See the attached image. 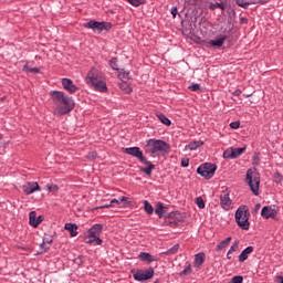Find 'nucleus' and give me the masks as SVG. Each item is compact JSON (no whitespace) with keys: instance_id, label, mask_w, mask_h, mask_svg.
<instances>
[{"instance_id":"nucleus-1","label":"nucleus","mask_w":283,"mask_h":283,"mask_svg":"<svg viewBox=\"0 0 283 283\" xmlns=\"http://www.w3.org/2000/svg\"><path fill=\"white\" fill-rule=\"evenodd\" d=\"M50 97L54 105L53 114L55 116H65L74 109V99L61 91H52Z\"/></svg>"},{"instance_id":"nucleus-2","label":"nucleus","mask_w":283,"mask_h":283,"mask_svg":"<svg viewBox=\"0 0 283 283\" xmlns=\"http://www.w3.org/2000/svg\"><path fill=\"white\" fill-rule=\"evenodd\" d=\"M86 83L91 87H94L97 92H105L107 90V84L103 77V73L97 69H92L86 76Z\"/></svg>"},{"instance_id":"nucleus-3","label":"nucleus","mask_w":283,"mask_h":283,"mask_svg":"<svg viewBox=\"0 0 283 283\" xmlns=\"http://www.w3.org/2000/svg\"><path fill=\"white\" fill-rule=\"evenodd\" d=\"M171 147L167 142L160 139H149L146 145V153L150 156H158V154H169Z\"/></svg>"},{"instance_id":"nucleus-4","label":"nucleus","mask_w":283,"mask_h":283,"mask_svg":"<svg viewBox=\"0 0 283 283\" xmlns=\"http://www.w3.org/2000/svg\"><path fill=\"white\" fill-rule=\"evenodd\" d=\"M245 182L254 196H260V174L255 169H248Z\"/></svg>"},{"instance_id":"nucleus-5","label":"nucleus","mask_w":283,"mask_h":283,"mask_svg":"<svg viewBox=\"0 0 283 283\" xmlns=\"http://www.w3.org/2000/svg\"><path fill=\"white\" fill-rule=\"evenodd\" d=\"M249 216H251V213L247 206L239 208L235 212V222L243 231H249L251 224L249 222Z\"/></svg>"},{"instance_id":"nucleus-6","label":"nucleus","mask_w":283,"mask_h":283,"mask_svg":"<svg viewBox=\"0 0 283 283\" xmlns=\"http://www.w3.org/2000/svg\"><path fill=\"white\" fill-rule=\"evenodd\" d=\"M133 277L137 282H147V280H151L154 277V268H149L147 270H133Z\"/></svg>"},{"instance_id":"nucleus-7","label":"nucleus","mask_w":283,"mask_h":283,"mask_svg":"<svg viewBox=\"0 0 283 283\" xmlns=\"http://www.w3.org/2000/svg\"><path fill=\"white\" fill-rule=\"evenodd\" d=\"M84 27L90 28L94 32H97L101 34L103 30H112V23L109 22H97L94 20H91L88 23H85Z\"/></svg>"},{"instance_id":"nucleus-8","label":"nucleus","mask_w":283,"mask_h":283,"mask_svg":"<svg viewBox=\"0 0 283 283\" xmlns=\"http://www.w3.org/2000/svg\"><path fill=\"white\" fill-rule=\"evenodd\" d=\"M216 165L213 164H209L206 163L203 166H200L197 169V174H199V176H202L203 178H213V175L216 174Z\"/></svg>"},{"instance_id":"nucleus-9","label":"nucleus","mask_w":283,"mask_h":283,"mask_svg":"<svg viewBox=\"0 0 283 283\" xmlns=\"http://www.w3.org/2000/svg\"><path fill=\"white\" fill-rule=\"evenodd\" d=\"M123 151L124 154H128V156H134V158H138V160H140V163H143L144 165H149V160L145 158L139 147L123 148Z\"/></svg>"},{"instance_id":"nucleus-10","label":"nucleus","mask_w":283,"mask_h":283,"mask_svg":"<svg viewBox=\"0 0 283 283\" xmlns=\"http://www.w3.org/2000/svg\"><path fill=\"white\" fill-rule=\"evenodd\" d=\"M220 205L226 211H229V209L233 207V201L231 200V197H229V189L221 192Z\"/></svg>"},{"instance_id":"nucleus-11","label":"nucleus","mask_w":283,"mask_h":283,"mask_svg":"<svg viewBox=\"0 0 283 283\" xmlns=\"http://www.w3.org/2000/svg\"><path fill=\"white\" fill-rule=\"evenodd\" d=\"M22 189L27 196H31V193H34L35 191H41V186H39V182L36 181H31L24 184Z\"/></svg>"},{"instance_id":"nucleus-12","label":"nucleus","mask_w":283,"mask_h":283,"mask_svg":"<svg viewBox=\"0 0 283 283\" xmlns=\"http://www.w3.org/2000/svg\"><path fill=\"white\" fill-rule=\"evenodd\" d=\"M84 242L86 244L101 245L103 244V240L96 235H91L90 232H86L84 235Z\"/></svg>"},{"instance_id":"nucleus-13","label":"nucleus","mask_w":283,"mask_h":283,"mask_svg":"<svg viewBox=\"0 0 283 283\" xmlns=\"http://www.w3.org/2000/svg\"><path fill=\"white\" fill-rule=\"evenodd\" d=\"M62 85L64 90L70 92V94H75V92L78 90L76 85H74V82L70 78H62Z\"/></svg>"},{"instance_id":"nucleus-14","label":"nucleus","mask_w":283,"mask_h":283,"mask_svg":"<svg viewBox=\"0 0 283 283\" xmlns=\"http://www.w3.org/2000/svg\"><path fill=\"white\" fill-rule=\"evenodd\" d=\"M64 229L70 232L72 238L78 235V226L76 223H65Z\"/></svg>"},{"instance_id":"nucleus-15","label":"nucleus","mask_w":283,"mask_h":283,"mask_svg":"<svg viewBox=\"0 0 283 283\" xmlns=\"http://www.w3.org/2000/svg\"><path fill=\"white\" fill-rule=\"evenodd\" d=\"M262 218H265V220H269V218H275V210L269 206L263 207L261 211Z\"/></svg>"},{"instance_id":"nucleus-16","label":"nucleus","mask_w":283,"mask_h":283,"mask_svg":"<svg viewBox=\"0 0 283 283\" xmlns=\"http://www.w3.org/2000/svg\"><path fill=\"white\" fill-rule=\"evenodd\" d=\"M103 224L101 223H96L94 224L88 231V235H95L96 238H98V235H101V233L103 232Z\"/></svg>"},{"instance_id":"nucleus-17","label":"nucleus","mask_w":283,"mask_h":283,"mask_svg":"<svg viewBox=\"0 0 283 283\" xmlns=\"http://www.w3.org/2000/svg\"><path fill=\"white\" fill-rule=\"evenodd\" d=\"M253 253V247L245 248L239 255V262H244L249 259V255Z\"/></svg>"},{"instance_id":"nucleus-18","label":"nucleus","mask_w":283,"mask_h":283,"mask_svg":"<svg viewBox=\"0 0 283 283\" xmlns=\"http://www.w3.org/2000/svg\"><path fill=\"white\" fill-rule=\"evenodd\" d=\"M155 213L158 216V218H163V216L167 213V207H165L163 202H158L155 207Z\"/></svg>"},{"instance_id":"nucleus-19","label":"nucleus","mask_w":283,"mask_h":283,"mask_svg":"<svg viewBox=\"0 0 283 283\" xmlns=\"http://www.w3.org/2000/svg\"><path fill=\"white\" fill-rule=\"evenodd\" d=\"M227 41V36L223 35L222 38H219L218 40H211L210 45L213 48H222L224 45V42Z\"/></svg>"},{"instance_id":"nucleus-20","label":"nucleus","mask_w":283,"mask_h":283,"mask_svg":"<svg viewBox=\"0 0 283 283\" xmlns=\"http://www.w3.org/2000/svg\"><path fill=\"white\" fill-rule=\"evenodd\" d=\"M139 258L143 260V262H156V258L147 252H142Z\"/></svg>"},{"instance_id":"nucleus-21","label":"nucleus","mask_w":283,"mask_h":283,"mask_svg":"<svg viewBox=\"0 0 283 283\" xmlns=\"http://www.w3.org/2000/svg\"><path fill=\"white\" fill-rule=\"evenodd\" d=\"M29 224H31V227H34V229H36V227H39V222H36V212L35 211H31L29 213Z\"/></svg>"},{"instance_id":"nucleus-22","label":"nucleus","mask_w":283,"mask_h":283,"mask_svg":"<svg viewBox=\"0 0 283 283\" xmlns=\"http://www.w3.org/2000/svg\"><path fill=\"white\" fill-rule=\"evenodd\" d=\"M238 249H240V241H234V243L230 247L228 253H227V258L228 260H231V255L232 253H235V251H238Z\"/></svg>"},{"instance_id":"nucleus-23","label":"nucleus","mask_w":283,"mask_h":283,"mask_svg":"<svg viewBox=\"0 0 283 283\" xmlns=\"http://www.w3.org/2000/svg\"><path fill=\"white\" fill-rule=\"evenodd\" d=\"M157 118L160 120V123H163V125H166L167 127L171 125V120L167 118V116H165L163 113H158Z\"/></svg>"},{"instance_id":"nucleus-24","label":"nucleus","mask_w":283,"mask_h":283,"mask_svg":"<svg viewBox=\"0 0 283 283\" xmlns=\"http://www.w3.org/2000/svg\"><path fill=\"white\" fill-rule=\"evenodd\" d=\"M205 145L203 142H192L189 145L186 146V149H190L191 151H195V149H198L199 147H202Z\"/></svg>"},{"instance_id":"nucleus-25","label":"nucleus","mask_w":283,"mask_h":283,"mask_svg":"<svg viewBox=\"0 0 283 283\" xmlns=\"http://www.w3.org/2000/svg\"><path fill=\"white\" fill-rule=\"evenodd\" d=\"M229 244H231V237H228L226 240L221 241L217 245V251H222V249H227Z\"/></svg>"},{"instance_id":"nucleus-26","label":"nucleus","mask_w":283,"mask_h":283,"mask_svg":"<svg viewBox=\"0 0 283 283\" xmlns=\"http://www.w3.org/2000/svg\"><path fill=\"white\" fill-rule=\"evenodd\" d=\"M195 264L196 266H202L205 264V253H198L195 258Z\"/></svg>"},{"instance_id":"nucleus-27","label":"nucleus","mask_w":283,"mask_h":283,"mask_svg":"<svg viewBox=\"0 0 283 283\" xmlns=\"http://www.w3.org/2000/svg\"><path fill=\"white\" fill-rule=\"evenodd\" d=\"M223 158L231 159V160L235 159L233 155V147H230L223 151Z\"/></svg>"},{"instance_id":"nucleus-28","label":"nucleus","mask_w":283,"mask_h":283,"mask_svg":"<svg viewBox=\"0 0 283 283\" xmlns=\"http://www.w3.org/2000/svg\"><path fill=\"white\" fill-rule=\"evenodd\" d=\"M146 165H148V167L140 168V171H143V174H146V176H151V170H154L156 166H154L151 163L146 164Z\"/></svg>"},{"instance_id":"nucleus-29","label":"nucleus","mask_w":283,"mask_h":283,"mask_svg":"<svg viewBox=\"0 0 283 283\" xmlns=\"http://www.w3.org/2000/svg\"><path fill=\"white\" fill-rule=\"evenodd\" d=\"M144 209L146 213H148V216H151V213H154V207L147 200L144 201Z\"/></svg>"},{"instance_id":"nucleus-30","label":"nucleus","mask_w":283,"mask_h":283,"mask_svg":"<svg viewBox=\"0 0 283 283\" xmlns=\"http://www.w3.org/2000/svg\"><path fill=\"white\" fill-rule=\"evenodd\" d=\"M218 8H220V10H227V4H224L223 2H217L210 6V10H216Z\"/></svg>"},{"instance_id":"nucleus-31","label":"nucleus","mask_w":283,"mask_h":283,"mask_svg":"<svg viewBox=\"0 0 283 283\" xmlns=\"http://www.w3.org/2000/svg\"><path fill=\"white\" fill-rule=\"evenodd\" d=\"M178 249H180V244H175L166 252V255H176V253H178Z\"/></svg>"},{"instance_id":"nucleus-32","label":"nucleus","mask_w":283,"mask_h":283,"mask_svg":"<svg viewBox=\"0 0 283 283\" xmlns=\"http://www.w3.org/2000/svg\"><path fill=\"white\" fill-rule=\"evenodd\" d=\"M243 151H247V147L233 148V156H234V158H239V156H242Z\"/></svg>"},{"instance_id":"nucleus-33","label":"nucleus","mask_w":283,"mask_h":283,"mask_svg":"<svg viewBox=\"0 0 283 283\" xmlns=\"http://www.w3.org/2000/svg\"><path fill=\"white\" fill-rule=\"evenodd\" d=\"M52 242V240L46 241L45 239L43 240L42 244H41V253H45V251H48V249H50V243Z\"/></svg>"},{"instance_id":"nucleus-34","label":"nucleus","mask_w":283,"mask_h":283,"mask_svg":"<svg viewBox=\"0 0 283 283\" xmlns=\"http://www.w3.org/2000/svg\"><path fill=\"white\" fill-rule=\"evenodd\" d=\"M109 66L112 67V70L118 71L119 70V67H118V59L113 57L109 61Z\"/></svg>"},{"instance_id":"nucleus-35","label":"nucleus","mask_w":283,"mask_h":283,"mask_svg":"<svg viewBox=\"0 0 283 283\" xmlns=\"http://www.w3.org/2000/svg\"><path fill=\"white\" fill-rule=\"evenodd\" d=\"M188 90H190V92H202V86H200V84H191L188 86Z\"/></svg>"},{"instance_id":"nucleus-36","label":"nucleus","mask_w":283,"mask_h":283,"mask_svg":"<svg viewBox=\"0 0 283 283\" xmlns=\"http://www.w3.org/2000/svg\"><path fill=\"white\" fill-rule=\"evenodd\" d=\"M195 202L199 209H205V199H202V197L196 198Z\"/></svg>"},{"instance_id":"nucleus-37","label":"nucleus","mask_w":283,"mask_h":283,"mask_svg":"<svg viewBox=\"0 0 283 283\" xmlns=\"http://www.w3.org/2000/svg\"><path fill=\"white\" fill-rule=\"evenodd\" d=\"M46 189H48V191H50V193H56V191H59V186H56V185H46Z\"/></svg>"},{"instance_id":"nucleus-38","label":"nucleus","mask_w":283,"mask_h":283,"mask_svg":"<svg viewBox=\"0 0 283 283\" xmlns=\"http://www.w3.org/2000/svg\"><path fill=\"white\" fill-rule=\"evenodd\" d=\"M120 90H123V92H125L126 94H132V88L129 87V85L123 83L119 85Z\"/></svg>"},{"instance_id":"nucleus-39","label":"nucleus","mask_w":283,"mask_h":283,"mask_svg":"<svg viewBox=\"0 0 283 283\" xmlns=\"http://www.w3.org/2000/svg\"><path fill=\"white\" fill-rule=\"evenodd\" d=\"M191 273V264L185 268L184 271L180 272V275H190Z\"/></svg>"},{"instance_id":"nucleus-40","label":"nucleus","mask_w":283,"mask_h":283,"mask_svg":"<svg viewBox=\"0 0 283 283\" xmlns=\"http://www.w3.org/2000/svg\"><path fill=\"white\" fill-rule=\"evenodd\" d=\"M237 6L240 8H249V2H244V0H237Z\"/></svg>"},{"instance_id":"nucleus-41","label":"nucleus","mask_w":283,"mask_h":283,"mask_svg":"<svg viewBox=\"0 0 283 283\" xmlns=\"http://www.w3.org/2000/svg\"><path fill=\"white\" fill-rule=\"evenodd\" d=\"M23 70L24 72H33L34 74H39L38 67L30 69L29 66H24Z\"/></svg>"},{"instance_id":"nucleus-42","label":"nucleus","mask_w":283,"mask_h":283,"mask_svg":"<svg viewBox=\"0 0 283 283\" xmlns=\"http://www.w3.org/2000/svg\"><path fill=\"white\" fill-rule=\"evenodd\" d=\"M231 129H239L240 128V122H232L230 123Z\"/></svg>"},{"instance_id":"nucleus-43","label":"nucleus","mask_w":283,"mask_h":283,"mask_svg":"<svg viewBox=\"0 0 283 283\" xmlns=\"http://www.w3.org/2000/svg\"><path fill=\"white\" fill-rule=\"evenodd\" d=\"M242 282H243L242 276H233L232 277V283H242Z\"/></svg>"},{"instance_id":"nucleus-44","label":"nucleus","mask_w":283,"mask_h":283,"mask_svg":"<svg viewBox=\"0 0 283 283\" xmlns=\"http://www.w3.org/2000/svg\"><path fill=\"white\" fill-rule=\"evenodd\" d=\"M96 156H97L96 153H90V154L87 155V158H90V160H96Z\"/></svg>"},{"instance_id":"nucleus-45","label":"nucleus","mask_w":283,"mask_h":283,"mask_svg":"<svg viewBox=\"0 0 283 283\" xmlns=\"http://www.w3.org/2000/svg\"><path fill=\"white\" fill-rule=\"evenodd\" d=\"M114 205H120V200L119 199H113L109 203V207H114Z\"/></svg>"},{"instance_id":"nucleus-46","label":"nucleus","mask_w":283,"mask_h":283,"mask_svg":"<svg viewBox=\"0 0 283 283\" xmlns=\"http://www.w3.org/2000/svg\"><path fill=\"white\" fill-rule=\"evenodd\" d=\"M181 167H189V159H182Z\"/></svg>"},{"instance_id":"nucleus-47","label":"nucleus","mask_w":283,"mask_h":283,"mask_svg":"<svg viewBox=\"0 0 283 283\" xmlns=\"http://www.w3.org/2000/svg\"><path fill=\"white\" fill-rule=\"evenodd\" d=\"M119 78H129V72H125L123 74H119Z\"/></svg>"},{"instance_id":"nucleus-48","label":"nucleus","mask_w":283,"mask_h":283,"mask_svg":"<svg viewBox=\"0 0 283 283\" xmlns=\"http://www.w3.org/2000/svg\"><path fill=\"white\" fill-rule=\"evenodd\" d=\"M171 14H172L174 19H176V14H178V9L177 8H172L171 9Z\"/></svg>"},{"instance_id":"nucleus-49","label":"nucleus","mask_w":283,"mask_h":283,"mask_svg":"<svg viewBox=\"0 0 283 283\" xmlns=\"http://www.w3.org/2000/svg\"><path fill=\"white\" fill-rule=\"evenodd\" d=\"M36 222H38V227H39V224H41L43 222V217L42 216L36 217Z\"/></svg>"},{"instance_id":"nucleus-50","label":"nucleus","mask_w":283,"mask_h":283,"mask_svg":"<svg viewBox=\"0 0 283 283\" xmlns=\"http://www.w3.org/2000/svg\"><path fill=\"white\" fill-rule=\"evenodd\" d=\"M240 94H242V91L240 90H237L233 92V96H240Z\"/></svg>"},{"instance_id":"nucleus-51","label":"nucleus","mask_w":283,"mask_h":283,"mask_svg":"<svg viewBox=\"0 0 283 283\" xmlns=\"http://www.w3.org/2000/svg\"><path fill=\"white\" fill-rule=\"evenodd\" d=\"M275 282L276 283H283V276H276Z\"/></svg>"},{"instance_id":"nucleus-52","label":"nucleus","mask_w":283,"mask_h":283,"mask_svg":"<svg viewBox=\"0 0 283 283\" xmlns=\"http://www.w3.org/2000/svg\"><path fill=\"white\" fill-rule=\"evenodd\" d=\"M127 200H129V198H127V197L119 198V202H127Z\"/></svg>"},{"instance_id":"nucleus-53","label":"nucleus","mask_w":283,"mask_h":283,"mask_svg":"<svg viewBox=\"0 0 283 283\" xmlns=\"http://www.w3.org/2000/svg\"><path fill=\"white\" fill-rule=\"evenodd\" d=\"M109 207H112V206L106 205V206H103L102 209H109Z\"/></svg>"},{"instance_id":"nucleus-54","label":"nucleus","mask_w":283,"mask_h":283,"mask_svg":"<svg viewBox=\"0 0 283 283\" xmlns=\"http://www.w3.org/2000/svg\"><path fill=\"white\" fill-rule=\"evenodd\" d=\"M1 138H3V135L0 134V140H1Z\"/></svg>"},{"instance_id":"nucleus-55","label":"nucleus","mask_w":283,"mask_h":283,"mask_svg":"<svg viewBox=\"0 0 283 283\" xmlns=\"http://www.w3.org/2000/svg\"><path fill=\"white\" fill-rule=\"evenodd\" d=\"M256 209H260V205H256Z\"/></svg>"}]
</instances>
